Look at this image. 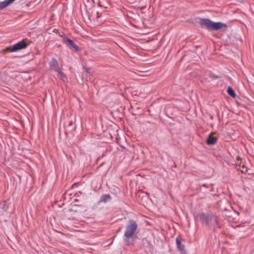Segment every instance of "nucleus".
Masks as SVG:
<instances>
[{
    "mask_svg": "<svg viewBox=\"0 0 254 254\" xmlns=\"http://www.w3.org/2000/svg\"><path fill=\"white\" fill-rule=\"evenodd\" d=\"M198 216L201 222L208 228H215L219 227L218 218L215 214L202 212Z\"/></svg>",
    "mask_w": 254,
    "mask_h": 254,
    "instance_id": "nucleus-1",
    "label": "nucleus"
},
{
    "mask_svg": "<svg viewBox=\"0 0 254 254\" xmlns=\"http://www.w3.org/2000/svg\"><path fill=\"white\" fill-rule=\"evenodd\" d=\"M227 93L229 95L233 97H235L236 96V94L235 93L234 90L231 87H229L227 89Z\"/></svg>",
    "mask_w": 254,
    "mask_h": 254,
    "instance_id": "nucleus-13",
    "label": "nucleus"
},
{
    "mask_svg": "<svg viewBox=\"0 0 254 254\" xmlns=\"http://www.w3.org/2000/svg\"><path fill=\"white\" fill-rule=\"evenodd\" d=\"M57 72L59 74V75L60 76V77L61 78V79L63 81H65V80H66V78L65 76V75L64 74V73L61 70V69L60 70V71H57Z\"/></svg>",
    "mask_w": 254,
    "mask_h": 254,
    "instance_id": "nucleus-14",
    "label": "nucleus"
},
{
    "mask_svg": "<svg viewBox=\"0 0 254 254\" xmlns=\"http://www.w3.org/2000/svg\"><path fill=\"white\" fill-rule=\"evenodd\" d=\"M10 204V203L6 200L1 202H0V209L5 212L8 209Z\"/></svg>",
    "mask_w": 254,
    "mask_h": 254,
    "instance_id": "nucleus-7",
    "label": "nucleus"
},
{
    "mask_svg": "<svg viewBox=\"0 0 254 254\" xmlns=\"http://www.w3.org/2000/svg\"><path fill=\"white\" fill-rule=\"evenodd\" d=\"M216 138L211 134L209 135L207 138L206 142L208 145H214L216 142Z\"/></svg>",
    "mask_w": 254,
    "mask_h": 254,
    "instance_id": "nucleus-10",
    "label": "nucleus"
},
{
    "mask_svg": "<svg viewBox=\"0 0 254 254\" xmlns=\"http://www.w3.org/2000/svg\"><path fill=\"white\" fill-rule=\"evenodd\" d=\"M176 243L177 249L181 254H187L185 249V245L182 243V239L180 236L176 238Z\"/></svg>",
    "mask_w": 254,
    "mask_h": 254,
    "instance_id": "nucleus-5",
    "label": "nucleus"
},
{
    "mask_svg": "<svg viewBox=\"0 0 254 254\" xmlns=\"http://www.w3.org/2000/svg\"><path fill=\"white\" fill-rule=\"evenodd\" d=\"M211 185L206 184H203L201 186L202 187H206V188H209V186H211Z\"/></svg>",
    "mask_w": 254,
    "mask_h": 254,
    "instance_id": "nucleus-15",
    "label": "nucleus"
},
{
    "mask_svg": "<svg viewBox=\"0 0 254 254\" xmlns=\"http://www.w3.org/2000/svg\"><path fill=\"white\" fill-rule=\"evenodd\" d=\"M28 45V41L27 39H23L12 46L10 47L9 50L11 52H14L25 48Z\"/></svg>",
    "mask_w": 254,
    "mask_h": 254,
    "instance_id": "nucleus-4",
    "label": "nucleus"
},
{
    "mask_svg": "<svg viewBox=\"0 0 254 254\" xmlns=\"http://www.w3.org/2000/svg\"><path fill=\"white\" fill-rule=\"evenodd\" d=\"M199 24L202 28H205L209 30H218L223 27H226V24L221 22H214L206 18L201 19Z\"/></svg>",
    "mask_w": 254,
    "mask_h": 254,
    "instance_id": "nucleus-2",
    "label": "nucleus"
},
{
    "mask_svg": "<svg viewBox=\"0 0 254 254\" xmlns=\"http://www.w3.org/2000/svg\"><path fill=\"white\" fill-rule=\"evenodd\" d=\"M50 66L51 68L56 72L60 71V68L59 67V64L56 59H53L51 60L50 62Z\"/></svg>",
    "mask_w": 254,
    "mask_h": 254,
    "instance_id": "nucleus-6",
    "label": "nucleus"
},
{
    "mask_svg": "<svg viewBox=\"0 0 254 254\" xmlns=\"http://www.w3.org/2000/svg\"><path fill=\"white\" fill-rule=\"evenodd\" d=\"M110 200H111V196L109 194H103L101 196L99 201V203L103 202L106 203Z\"/></svg>",
    "mask_w": 254,
    "mask_h": 254,
    "instance_id": "nucleus-8",
    "label": "nucleus"
},
{
    "mask_svg": "<svg viewBox=\"0 0 254 254\" xmlns=\"http://www.w3.org/2000/svg\"><path fill=\"white\" fill-rule=\"evenodd\" d=\"M137 227V224L134 220H129L126 227V230L124 235V237L128 239L131 237L135 233Z\"/></svg>",
    "mask_w": 254,
    "mask_h": 254,
    "instance_id": "nucleus-3",
    "label": "nucleus"
},
{
    "mask_svg": "<svg viewBox=\"0 0 254 254\" xmlns=\"http://www.w3.org/2000/svg\"><path fill=\"white\" fill-rule=\"evenodd\" d=\"M15 0H4L3 1H0V9H2L8 5L12 3Z\"/></svg>",
    "mask_w": 254,
    "mask_h": 254,
    "instance_id": "nucleus-9",
    "label": "nucleus"
},
{
    "mask_svg": "<svg viewBox=\"0 0 254 254\" xmlns=\"http://www.w3.org/2000/svg\"><path fill=\"white\" fill-rule=\"evenodd\" d=\"M234 131H233L232 132H228V134H229V135L230 136V137H232V135L234 134Z\"/></svg>",
    "mask_w": 254,
    "mask_h": 254,
    "instance_id": "nucleus-16",
    "label": "nucleus"
},
{
    "mask_svg": "<svg viewBox=\"0 0 254 254\" xmlns=\"http://www.w3.org/2000/svg\"><path fill=\"white\" fill-rule=\"evenodd\" d=\"M143 245L146 248L151 249H152V245L150 241L147 238H143L142 240Z\"/></svg>",
    "mask_w": 254,
    "mask_h": 254,
    "instance_id": "nucleus-11",
    "label": "nucleus"
},
{
    "mask_svg": "<svg viewBox=\"0 0 254 254\" xmlns=\"http://www.w3.org/2000/svg\"><path fill=\"white\" fill-rule=\"evenodd\" d=\"M66 42L75 50L78 49V47L71 40L68 39L66 40Z\"/></svg>",
    "mask_w": 254,
    "mask_h": 254,
    "instance_id": "nucleus-12",
    "label": "nucleus"
}]
</instances>
